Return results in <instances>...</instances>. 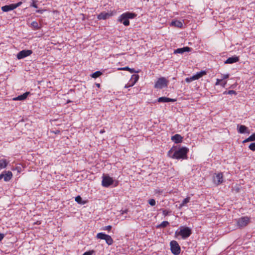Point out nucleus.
Masks as SVG:
<instances>
[{"mask_svg":"<svg viewBox=\"0 0 255 255\" xmlns=\"http://www.w3.org/2000/svg\"><path fill=\"white\" fill-rule=\"evenodd\" d=\"M223 181V174L222 172L219 173L213 176V182L216 186L222 183Z\"/></svg>","mask_w":255,"mask_h":255,"instance_id":"9","label":"nucleus"},{"mask_svg":"<svg viewBox=\"0 0 255 255\" xmlns=\"http://www.w3.org/2000/svg\"><path fill=\"white\" fill-rule=\"evenodd\" d=\"M189 151L188 148L186 147L173 146L168 152V156L173 159H184L187 158V154Z\"/></svg>","mask_w":255,"mask_h":255,"instance_id":"1","label":"nucleus"},{"mask_svg":"<svg viewBox=\"0 0 255 255\" xmlns=\"http://www.w3.org/2000/svg\"><path fill=\"white\" fill-rule=\"evenodd\" d=\"M8 162L5 159H0V169L5 168Z\"/></svg>","mask_w":255,"mask_h":255,"instance_id":"22","label":"nucleus"},{"mask_svg":"<svg viewBox=\"0 0 255 255\" xmlns=\"http://www.w3.org/2000/svg\"><path fill=\"white\" fill-rule=\"evenodd\" d=\"M249 141H251V140H249V137L246 138L243 142H249Z\"/></svg>","mask_w":255,"mask_h":255,"instance_id":"46","label":"nucleus"},{"mask_svg":"<svg viewBox=\"0 0 255 255\" xmlns=\"http://www.w3.org/2000/svg\"><path fill=\"white\" fill-rule=\"evenodd\" d=\"M107 234H105L104 233H99L97 234V238L98 239L105 240V239L106 238V237L107 236Z\"/></svg>","mask_w":255,"mask_h":255,"instance_id":"26","label":"nucleus"},{"mask_svg":"<svg viewBox=\"0 0 255 255\" xmlns=\"http://www.w3.org/2000/svg\"><path fill=\"white\" fill-rule=\"evenodd\" d=\"M194 80H195L191 79V77H189V78H186L185 79L186 82H187L188 83L191 82V81H194Z\"/></svg>","mask_w":255,"mask_h":255,"instance_id":"40","label":"nucleus"},{"mask_svg":"<svg viewBox=\"0 0 255 255\" xmlns=\"http://www.w3.org/2000/svg\"><path fill=\"white\" fill-rule=\"evenodd\" d=\"M104 132H105L104 129H101V130L100 131V133H103Z\"/></svg>","mask_w":255,"mask_h":255,"instance_id":"50","label":"nucleus"},{"mask_svg":"<svg viewBox=\"0 0 255 255\" xmlns=\"http://www.w3.org/2000/svg\"><path fill=\"white\" fill-rule=\"evenodd\" d=\"M190 200V197H187L186 198H185L182 202V203L180 204L179 206V208H182L184 206H185L186 204L189 202Z\"/></svg>","mask_w":255,"mask_h":255,"instance_id":"24","label":"nucleus"},{"mask_svg":"<svg viewBox=\"0 0 255 255\" xmlns=\"http://www.w3.org/2000/svg\"><path fill=\"white\" fill-rule=\"evenodd\" d=\"M148 203L150 205L152 206H153L155 205L156 204V201L154 199H149L148 200Z\"/></svg>","mask_w":255,"mask_h":255,"instance_id":"32","label":"nucleus"},{"mask_svg":"<svg viewBox=\"0 0 255 255\" xmlns=\"http://www.w3.org/2000/svg\"><path fill=\"white\" fill-rule=\"evenodd\" d=\"M118 70H119L128 71L130 73H138V71H136L134 69L130 68H129L128 67H123V68H118Z\"/></svg>","mask_w":255,"mask_h":255,"instance_id":"19","label":"nucleus"},{"mask_svg":"<svg viewBox=\"0 0 255 255\" xmlns=\"http://www.w3.org/2000/svg\"><path fill=\"white\" fill-rule=\"evenodd\" d=\"M222 81V79H217L216 83V85H221V82Z\"/></svg>","mask_w":255,"mask_h":255,"instance_id":"43","label":"nucleus"},{"mask_svg":"<svg viewBox=\"0 0 255 255\" xmlns=\"http://www.w3.org/2000/svg\"><path fill=\"white\" fill-rule=\"evenodd\" d=\"M191 50V48L189 47H184L183 48H177L174 50V53L183 54L185 52H190Z\"/></svg>","mask_w":255,"mask_h":255,"instance_id":"13","label":"nucleus"},{"mask_svg":"<svg viewBox=\"0 0 255 255\" xmlns=\"http://www.w3.org/2000/svg\"><path fill=\"white\" fill-rule=\"evenodd\" d=\"M112 15V14L106 12H102L97 16V18L99 20H105L109 18Z\"/></svg>","mask_w":255,"mask_h":255,"instance_id":"14","label":"nucleus"},{"mask_svg":"<svg viewBox=\"0 0 255 255\" xmlns=\"http://www.w3.org/2000/svg\"><path fill=\"white\" fill-rule=\"evenodd\" d=\"M229 74H228L222 75V80L225 79H227L229 78Z\"/></svg>","mask_w":255,"mask_h":255,"instance_id":"39","label":"nucleus"},{"mask_svg":"<svg viewBox=\"0 0 255 255\" xmlns=\"http://www.w3.org/2000/svg\"><path fill=\"white\" fill-rule=\"evenodd\" d=\"M75 201L80 204H84L85 203V202L83 201L82 198L80 196L75 197Z\"/></svg>","mask_w":255,"mask_h":255,"instance_id":"28","label":"nucleus"},{"mask_svg":"<svg viewBox=\"0 0 255 255\" xmlns=\"http://www.w3.org/2000/svg\"><path fill=\"white\" fill-rule=\"evenodd\" d=\"M169 223L168 221H163L158 226V228H165L169 225Z\"/></svg>","mask_w":255,"mask_h":255,"instance_id":"29","label":"nucleus"},{"mask_svg":"<svg viewBox=\"0 0 255 255\" xmlns=\"http://www.w3.org/2000/svg\"><path fill=\"white\" fill-rule=\"evenodd\" d=\"M163 215L165 216H166L168 215V214L170 212L169 211L167 210L162 209Z\"/></svg>","mask_w":255,"mask_h":255,"instance_id":"36","label":"nucleus"},{"mask_svg":"<svg viewBox=\"0 0 255 255\" xmlns=\"http://www.w3.org/2000/svg\"><path fill=\"white\" fill-rule=\"evenodd\" d=\"M249 148L252 150L255 151V142H253L250 144V145L249 146Z\"/></svg>","mask_w":255,"mask_h":255,"instance_id":"33","label":"nucleus"},{"mask_svg":"<svg viewBox=\"0 0 255 255\" xmlns=\"http://www.w3.org/2000/svg\"><path fill=\"white\" fill-rule=\"evenodd\" d=\"M30 94V92H26L25 93H24V94H22V95H20L19 96H18L17 97H15V98H14L13 99V100H15V101H23L24 100H25L26 99V98L27 97L28 95Z\"/></svg>","mask_w":255,"mask_h":255,"instance_id":"17","label":"nucleus"},{"mask_svg":"<svg viewBox=\"0 0 255 255\" xmlns=\"http://www.w3.org/2000/svg\"><path fill=\"white\" fill-rule=\"evenodd\" d=\"M171 26L181 28L183 26L182 22L179 20L172 21L170 23Z\"/></svg>","mask_w":255,"mask_h":255,"instance_id":"21","label":"nucleus"},{"mask_svg":"<svg viewBox=\"0 0 255 255\" xmlns=\"http://www.w3.org/2000/svg\"><path fill=\"white\" fill-rule=\"evenodd\" d=\"M139 79V75L136 74L132 75L130 79V81L133 82V84H135Z\"/></svg>","mask_w":255,"mask_h":255,"instance_id":"25","label":"nucleus"},{"mask_svg":"<svg viewBox=\"0 0 255 255\" xmlns=\"http://www.w3.org/2000/svg\"><path fill=\"white\" fill-rule=\"evenodd\" d=\"M12 176V174L11 171H4L0 175V180L3 178L5 181H8L11 179Z\"/></svg>","mask_w":255,"mask_h":255,"instance_id":"10","label":"nucleus"},{"mask_svg":"<svg viewBox=\"0 0 255 255\" xmlns=\"http://www.w3.org/2000/svg\"><path fill=\"white\" fill-rule=\"evenodd\" d=\"M14 9V6H13L12 4L8 5H6L1 7V10L4 12H7Z\"/></svg>","mask_w":255,"mask_h":255,"instance_id":"20","label":"nucleus"},{"mask_svg":"<svg viewBox=\"0 0 255 255\" xmlns=\"http://www.w3.org/2000/svg\"><path fill=\"white\" fill-rule=\"evenodd\" d=\"M118 185V182H116V184L114 185L115 187H116Z\"/></svg>","mask_w":255,"mask_h":255,"instance_id":"51","label":"nucleus"},{"mask_svg":"<svg viewBox=\"0 0 255 255\" xmlns=\"http://www.w3.org/2000/svg\"><path fill=\"white\" fill-rule=\"evenodd\" d=\"M237 92L234 90H229L228 91H225L224 92V94H229V95H232L234 94L235 95H237Z\"/></svg>","mask_w":255,"mask_h":255,"instance_id":"30","label":"nucleus"},{"mask_svg":"<svg viewBox=\"0 0 255 255\" xmlns=\"http://www.w3.org/2000/svg\"><path fill=\"white\" fill-rule=\"evenodd\" d=\"M102 74V73L101 71H98L93 73L91 75V77L93 78H97L100 77V76H101Z\"/></svg>","mask_w":255,"mask_h":255,"instance_id":"27","label":"nucleus"},{"mask_svg":"<svg viewBox=\"0 0 255 255\" xmlns=\"http://www.w3.org/2000/svg\"><path fill=\"white\" fill-rule=\"evenodd\" d=\"M171 253L174 255H178L180 253V247L175 241H172L170 243Z\"/></svg>","mask_w":255,"mask_h":255,"instance_id":"6","label":"nucleus"},{"mask_svg":"<svg viewBox=\"0 0 255 255\" xmlns=\"http://www.w3.org/2000/svg\"><path fill=\"white\" fill-rule=\"evenodd\" d=\"M237 130L239 133H249V131L248 130V128L247 127L244 125H237Z\"/></svg>","mask_w":255,"mask_h":255,"instance_id":"12","label":"nucleus"},{"mask_svg":"<svg viewBox=\"0 0 255 255\" xmlns=\"http://www.w3.org/2000/svg\"><path fill=\"white\" fill-rule=\"evenodd\" d=\"M176 235L181 236L183 239H186L192 234V230L187 227H181L179 232L176 231Z\"/></svg>","mask_w":255,"mask_h":255,"instance_id":"3","label":"nucleus"},{"mask_svg":"<svg viewBox=\"0 0 255 255\" xmlns=\"http://www.w3.org/2000/svg\"><path fill=\"white\" fill-rule=\"evenodd\" d=\"M32 53L31 50H23L17 53L16 57L18 59H21L30 55Z\"/></svg>","mask_w":255,"mask_h":255,"instance_id":"8","label":"nucleus"},{"mask_svg":"<svg viewBox=\"0 0 255 255\" xmlns=\"http://www.w3.org/2000/svg\"><path fill=\"white\" fill-rule=\"evenodd\" d=\"M31 25L36 29H38L39 28L38 24L36 21H33L31 23Z\"/></svg>","mask_w":255,"mask_h":255,"instance_id":"31","label":"nucleus"},{"mask_svg":"<svg viewBox=\"0 0 255 255\" xmlns=\"http://www.w3.org/2000/svg\"><path fill=\"white\" fill-rule=\"evenodd\" d=\"M249 137V140H251V141H255V133L252 134Z\"/></svg>","mask_w":255,"mask_h":255,"instance_id":"37","label":"nucleus"},{"mask_svg":"<svg viewBox=\"0 0 255 255\" xmlns=\"http://www.w3.org/2000/svg\"><path fill=\"white\" fill-rule=\"evenodd\" d=\"M168 83V80L164 77L159 78L156 82L154 85V88L161 89L167 86Z\"/></svg>","mask_w":255,"mask_h":255,"instance_id":"5","label":"nucleus"},{"mask_svg":"<svg viewBox=\"0 0 255 255\" xmlns=\"http://www.w3.org/2000/svg\"><path fill=\"white\" fill-rule=\"evenodd\" d=\"M137 16L134 12L127 11L120 15L118 18V21L123 23L125 26H128L129 25V19H133Z\"/></svg>","mask_w":255,"mask_h":255,"instance_id":"2","label":"nucleus"},{"mask_svg":"<svg viewBox=\"0 0 255 255\" xmlns=\"http://www.w3.org/2000/svg\"><path fill=\"white\" fill-rule=\"evenodd\" d=\"M114 180L108 174H103L102 176V185L104 187H109L114 184Z\"/></svg>","mask_w":255,"mask_h":255,"instance_id":"4","label":"nucleus"},{"mask_svg":"<svg viewBox=\"0 0 255 255\" xmlns=\"http://www.w3.org/2000/svg\"><path fill=\"white\" fill-rule=\"evenodd\" d=\"M111 229H112V226L111 225H109V226L105 227L104 228V230H108L109 231H110L111 230Z\"/></svg>","mask_w":255,"mask_h":255,"instance_id":"38","label":"nucleus"},{"mask_svg":"<svg viewBox=\"0 0 255 255\" xmlns=\"http://www.w3.org/2000/svg\"><path fill=\"white\" fill-rule=\"evenodd\" d=\"M250 222L249 217L245 216L239 218L237 220V226L239 228H243L247 226Z\"/></svg>","mask_w":255,"mask_h":255,"instance_id":"7","label":"nucleus"},{"mask_svg":"<svg viewBox=\"0 0 255 255\" xmlns=\"http://www.w3.org/2000/svg\"><path fill=\"white\" fill-rule=\"evenodd\" d=\"M162 192L163 191L162 190H160V189H156L155 190V193H158V194H161Z\"/></svg>","mask_w":255,"mask_h":255,"instance_id":"42","label":"nucleus"},{"mask_svg":"<svg viewBox=\"0 0 255 255\" xmlns=\"http://www.w3.org/2000/svg\"><path fill=\"white\" fill-rule=\"evenodd\" d=\"M95 253V251L93 250L89 251L86 252H85L83 255H92Z\"/></svg>","mask_w":255,"mask_h":255,"instance_id":"34","label":"nucleus"},{"mask_svg":"<svg viewBox=\"0 0 255 255\" xmlns=\"http://www.w3.org/2000/svg\"><path fill=\"white\" fill-rule=\"evenodd\" d=\"M183 137L179 134H176L171 136V139L175 143H181L183 141Z\"/></svg>","mask_w":255,"mask_h":255,"instance_id":"11","label":"nucleus"},{"mask_svg":"<svg viewBox=\"0 0 255 255\" xmlns=\"http://www.w3.org/2000/svg\"><path fill=\"white\" fill-rule=\"evenodd\" d=\"M157 101L159 103H168L175 102L176 100L165 97H161L158 99Z\"/></svg>","mask_w":255,"mask_h":255,"instance_id":"16","label":"nucleus"},{"mask_svg":"<svg viewBox=\"0 0 255 255\" xmlns=\"http://www.w3.org/2000/svg\"><path fill=\"white\" fill-rule=\"evenodd\" d=\"M105 240L106 242V243L108 245H111L113 244L114 241L113 239L111 238V237L108 235H107L106 237V238L105 239Z\"/></svg>","mask_w":255,"mask_h":255,"instance_id":"23","label":"nucleus"},{"mask_svg":"<svg viewBox=\"0 0 255 255\" xmlns=\"http://www.w3.org/2000/svg\"><path fill=\"white\" fill-rule=\"evenodd\" d=\"M43 11V10H38L36 11V12L38 13H42Z\"/></svg>","mask_w":255,"mask_h":255,"instance_id":"47","label":"nucleus"},{"mask_svg":"<svg viewBox=\"0 0 255 255\" xmlns=\"http://www.w3.org/2000/svg\"><path fill=\"white\" fill-rule=\"evenodd\" d=\"M226 84V82H225L224 83H222L221 85L223 87H225V85Z\"/></svg>","mask_w":255,"mask_h":255,"instance_id":"48","label":"nucleus"},{"mask_svg":"<svg viewBox=\"0 0 255 255\" xmlns=\"http://www.w3.org/2000/svg\"><path fill=\"white\" fill-rule=\"evenodd\" d=\"M134 85V84H133L132 82H131L130 81L125 85V88H128L130 87L133 86Z\"/></svg>","mask_w":255,"mask_h":255,"instance_id":"35","label":"nucleus"},{"mask_svg":"<svg viewBox=\"0 0 255 255\" xmlns=\"http://www.w3.org/2000/svg\"><path fill=\"white\" fill-rule=\"evenodd\" d=\"M96 86L97 87L99 88V87H100V84H99V83H96Z\"/></svg>","mask_w":255,"mask_h":255,"instance_id":"49","label":"nucleus"},{"mask_svg":"<svg viewBox=\"0 0 255 255\" xmlns=\"http://www.w3.org/2000/svg\"><path fill=\"white\" fill-rule=\"evenodd\" d=\"M21 4V2H19L16 4H12L13 6H14V9L16 8V7H17L18 6H19V5H20V4Z\"/></svg>","mask_w":255,"mask_h":255,"instance_id":"41","label":"nucleus"},{"mask_svg":"<svg viewBox=\"0 0 255 255\" xmlns=\"http://www.w3.org/2000/svg\"><path fill=\"white\" fill-rule=\"evenodd\" d=\"M239 61V57L233 56L228 58L225 61V64H233Z\"/></svg>","mask_w":255,"mask_h":255,"instance_id":"15","label":"nucleus"},{"mask_svg":"<svg viewBox=\"0 0 255 255\" xmlns=\"http://www.w3.org/2000/svg\"><path fill=\"white\" fill-rule=\"evenodd\" d=\"M206 74V71H201L199 72H197L195 75H193L191 77V79L195 80L199 79L201 77H202L203 75H205Z\"/></svg>","mask_w":255,"mask_h":255,"instance_id":"18","label":"nucleus"},{"mask_svg":"<svg viewBox=\"0 0 255 255\" xmlns=\"http://www.w3.org/2000/svg\"><path fill=\"white\" fill-rule=\"evenodd\" d=\"M30 6L34 7L35 8H37V5L36 4L35 2L33 1L31 4Z\"/></svg>","mask_w":255,"mask_h":255,"instance_id":"44","label":"nucleus"},{"mask_svg":"<svg viewBox=\"0 0 255 255\" xmlns=\"http://www.w3.org/2000/svg\"><path fill=\"white\" fill-rule=\"evenodd\" d=\"M5 235L4 234L0 233V242L4 238Z\"/></svg>","mask_w":255,"mask_h":255,"instance_id":"45","label":"nucleus"}]
</instances>
